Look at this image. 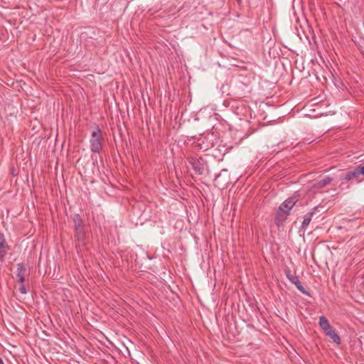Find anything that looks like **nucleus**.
Here are the masks:
<instances>
[{"instance_id": "nucleus-1", "label": "nucleus", "mask_w": 364, "mask_h": 364, "mask_svg": "<svg viewBox=\"0 0 364 364\" xmlns=\"http://www.w3.org/2000/svg\"><path fill=\"white\" fill-rule=\"evenodd\" d=\"M103 141L104 139L102 130L99 126L97 125L91 134L90 139V150L94 153H100L102 149Z\"/></svg>"}, {"instance_id": "nucleus-2", "label": "nucleus", "mask_w": 364, "mask_h": 364, "mask_svg": "<svg viewBox=\"0 0 364 364\" xmlns=\"http://www.w3.org/2000/svg\"><path fill=\"white\" fill-rule=\"evenodd\" d=\"M188 161L196 173L198 175H203L204 173L207 163L203 158L191 157L188 159Z\"/></svg>"}, {"instance_id": "nucleus-3", "label": "nucleus", "mask_w": 364, "mask_h": 364, "mask_svg": "<svg viewBox=\"0 0 364 364\" xmlns=\"http://www.w3.org/2000/svg\"><path fill=\"white\" fill-rule=\"evenodd\" d=\"M298 200V196H293L291 197H289L279 205V209L286 213L287 214L289 215L290 210L292 209V208L294 206V205Z\"/></svg>"}, {"instance_id": "nucleus-4", "label": "nucleus", "mask_w": 364, "mask_h": 364, "mask_svg": "<svg viewBox=\"0 0 364 364\" xmlns=\"http://www.w3.org/2000/svg\"><path fill=\"white\" fill-rule=\"evenodd\" d=\"M287 277L289 279V281L294 284L296 287L304 294L310 296V294L308 291H306L304 287L302 286L301 282L299 279V277L296 275H294L291 274V271L289 269H287L285 271Z\"/></svg>"}, {"instance_id": "nucleus-5", "label": "nucleus", "mask_w": 364, "mask_h": 364, "mask_svg": "<svg viewBox=\"0 0 364 364\" xmlns=\"http://www.w3.org/2000/svg\"><path fill=\"white\" fill-rule=\"evenodd\" d=\"M318 323L327 336H328V335L335 331V329L329 323L328 319L323 316H320Z\"/></svg>"}, {"instance_id": "nucleus-6", "label": "nucleus", "mask_w": 364, "mask_h": 364, "mask_svg": "<svg viewBox=\"0 0 364 364\" xmlns=\"http://www.w3.org/2000/svg\"><path fill=\"white\" fill-rule=\"evenodd\" d=\"M27 275V269L23 263L17 264L16 277L18 283H24Z\"/></svg>"}, {"instance_id": "nucleus-7", "label": "nucleus", "mask_w": 364, "mask_h": 364, "mask_svg": "<svg viewBox=\"0 0 364 364\" xmlns=\"http://www.w3.org/2000/svg\"><path fill=\"white\" fill-rule=\"evenodd\" d=\"M288 214L278 209L276 213L274 223L277 227H280L284 225V222L287 220Z\"/></svg>"}, {"instance_id": "nucleus-8", "label": "nucleus", "mask_w": 364, "mask_h": 364, "mask_svg": "<svg viewBox=\"0 0 364 364\" xmlns=\"http://www.w3.org/2000/svg\"><path fill=\"white\" fill-rule=\"evenodd\" d=\"M318 206L314 207L311 211L306 213L304 216V220L301 224V228L306 229L307 226L309 225L310 222L311 221V219L315 213V211L318 210Z\"/></svg>"}, {"instance_id": "nucleus-9", "label": "nucleus", "mask_w": 364, "mask_h": 364, "mask_svg": "<svg viewBox=\"0 0 364 364\" xmlns=\"http://www.w3.org/2000/svg\"><path fill=\"white\" fill-rule=\"evenodd\" d=\"M360 175V173H359V170L356 166L353 170L348 171L345 176L341 178V180L350 181L353 179L357 178Z\"/></svg>"}, {"instance_id": "nucleus-10", "label": "nucleus", "mask_w": 364, "mask_h": 364, "mask_svg": "<svg viewBox=\"0 0 364 364\" xmlns=\"http://www.w3.org/2000/svg\"><path fill=\"white\" fill-rule=\"evenodd\" d=\"M75 238H76L78 244H80V242H82L85 235L84 225L82 226H80V227L75 228Z\"/></svg>"}, {"instance_id": "nucleus-11", "label": "nucleus", "mask_w": 364, "mask_h": 364, "mask_svg": "<svg viewBox=\"0 0 364 364\" xmlns=\"http://www.w3.org/2000/svg\"><path fill=\"white\" fill-rule=\"evenodd\" d=\"M333 181V178L331 176H326L321 180L317 181L314 184V187L315 188H322L325 187L326 185L329 184Z\"/></svg>"}, {"instance_id": "nucleus-12", "label": "nucleus", "mask_w": 364, "mask_h": 364, "mask_svg": "<svg viewBox=\"0 0 364 364\" xmlns=\"http://www.w3.org/2000/svg\"><path fill=\"white\" fill-rule=\"evenodd\" d=\"M335 343L340 345L341 343V338L338 334L334 331L328 336Z\"/></svg>"}, {"instance_id": "nucleus-13", "label": "nucleus", "mask_w": 364, "mask_h": 364, "mask_svg": "<svg viewBox=\"0 0 364 364\" xmlns=\"http://www.w3.org/2000/svg\"><path fill=\"white\" fill-rule=\"evenodd\" d=\"M73 222L75 224V228L80 227L84 225L82 219L81 218L79 214H75L73 216Z\"/></svg>"}, {"instance_id": "nucleus-14", "label": "nucleus", "mask_w": 364, "mask_h": 364, "mask_svg": "<svg viewBox=\"0 0 364 364\" xmlns=\"http://www.w3.org/2000/svg\"><path fill=\"white\" fill-rule=\"evenodd\" d=\"M18 284H19V287H18L19 291L22 294H26L27 293V289L26 288L24 283H18Z\"/></svg>"}, {"instance_id": "nucleus-15", "label": "nucleus", "mask_w": 364, "mask_h": 364, "mask_svg": "<svg viewBox=\"0 0 364 364\" xmlns=\"http://www.w3.org/2000/svg\"><path fill=\"white\" fill-rule=\"evenodd\" d=\"M8 248L0 249V260L4 262Z\"/></svg>"}, {"instance_id": "nucleus-16", "label": "nucleus", "mask_w": 364, "mask_h": 364, "mask_svg": "<svg viewBox=\"0 0 364 364\" xmlns=\"http://www.w3.org/2000/svg\"><path fill=\"white\" fill-rule=\"evenodd\" d=\"M4 248H9L8 245L6 244L5 239L1 240V241H0V249H4Z\"/></svg>"}, {"instance_id": "nucleus-17", "label": "nucleus", "mask_w": 364, "mask_h": 364, "mask_svg": "<svg viewBox=\"0 0 364 364\" xmlns=\"http://www.w3.org/2000/svg\"><path fill=\"white\" fill-rule=\"evenodd\" d=\"M357 167L359 170V173H360V175H364V165L363 166H358Z\"/></svg>"}, {"instance_id": "nucleus-18", "label": "nucleus", "mask_w": 364, "mask_h": 364, "mask_svg": "<svg viewBox=\"0 0 364 364\" xmlns=\"http://www.w3.org/2000/svg\"><path fill=\"white\" fill-rule=\"evenodd\" d=\"M4 235L0 232V241H1V240H4Z\"/></svg>"}, {"instance_id": "nucleus-19", "label": "nucleus", "mask_w": 364, "mask_h": 364, "mask_svg": "<svg viewBox=\"0 0 364 364\" xmlns=\"http://www.w3.org/2000/svg\"><path fill=\"white\" fill-rule=\"evenodd\" d=\"M0 364H4V362L1 358H0Z\"/></svg>"}, {"instance_id": "nucleus-20", "label": "nucleus", "mask_w": 364, "mask_h": 364, "mask_svg": "<svg viewBox=\"0 0 364 364\" xmlns=\"http://www.w3.org/2000/svg\"><path fill=\"white\" fill-rule=\"evenodd\" d=\"M237 1L240 2V1H241V0H237Z\"/></svg>"}]
</instances>
